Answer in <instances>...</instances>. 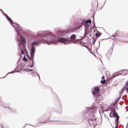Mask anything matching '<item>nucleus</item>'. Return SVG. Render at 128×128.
Masks as SVG:
<instances>
[{
  "mask_svg": "<svg viewBox=\"0 0 128 128\" xmlns=\"http://www.w3.org/2000/svg\"><path fill=\"white\" fill-rule=\"evenodd\" d=\"M94 89L95 91L96 92L94 91L92 92V93L93 95L96 96V98H97L100 96V95L97 94L98 92L99 91V88L98 87H95L94 88Z\"/></svg>",
  "mask_w": 128,
  "mask_h": 128,
  "instance_id": "obj_1",
  "label": "nucleus"
},
{
  "mask_svg": "<svg viewBox=\"0 0 128 128\" xmlns=\"http://www.w3.org/2000/svg\"><path fill=\"white\" fill-rule=\"evenodd\" d=\"M34 52L35 51L34 48L33 46H32L31 52V57L30 58H29V59H30V60H32V62L33 61V60L32 58L34 56Z\"/></svg>",
  "mask_w": 128,
  "mask_h": 128,
  "instance_id": "obj_2",
  "label": "nucleus"
},
{
  "mask_svg": "<svg viewBox=\"0 0 128 128\" xmlns=\"http://www.w3.org/2000/svg\"><path fill=\"white\" fill-rule=\"evenodd\" d=\"M58 41L57 40H56L53 41L49 42L46 40L45 42L46 43L48 44H50L52 43H54V44L56 43Z\"/></svg>",
  "mask_w": 128,
  "mask_h": 128,
  "instance_id": "obj_3",
  "label": "nucleus"
},
{
  "mask_svg": "<svg viewBox=\"0 0 128 128\" xmlns=\"http://www.w3.org/2000/svg\"><path fill=\"white\" fill-rule=\"evenodd\" d=\"M20 41L23 44H26V42L25 41V38H23L22 37H21L20 38Z\"/></svg>",
  "mask_w": 128,
  "mask_h": 128,
  "instance_id": "obj_4",
  "label": "nucleus"
},
{
  "mask_svg": "<svg viewBox=\"0 0 128 128\" xmlns=\"http://www.w3.org/2000/svg\"><path fill=\"white\" fill-rule=\"evenodd\" d=\"M58 41H60L61 42L64 43V42L66 41V40L64 38H59L58 40Z\"/></svg>",
  "mask_w": 128,
  "mask_h": 128,
  "instance_id": "obj_5",
  "label": "nucleus"
},
{
  "mask_svg": "<svg viewBox=\"0 0 128 128\" xmlns=\"http://www.w3.org/2000/svg\"><path fill=\"white\" fill-rule=\"evenodd\" d=\"M24 50L26 52L27 51V50L26 49L25 47L23 46L21 49V54L22 55L24 54Z\"/></svg>",
  "mask_w": 128,
  "mask_h": 128,
  "instance_id": "obj_6",
  "label": "nucleus"
},
{
  "mask_svg": "<svg viewBox=\"0 0 128 128\" xmlns=\"http://www.w3.org/2000/svg\"><path fill=\"white\" fill-rule=\"evenodd\" d=\"M113 113L112 114V115L113 116H114L116 117L118 116V115L117 114L116 112V110H115V109H114L113 110Z\"/></svg>",
  "mask_w": 128,
  "mask_h": 128,
  "instance_id": "obj_7",
  "label": "nucleus"
},
{
  "mask_svg": "<svg viewBox=\"0 0 128 128\" xmlns=\"http://www.w3.org/2000/svg\"><path fill=\"white\" fill-rule=\"evenodd\" d=\"M101 34V33L99 32L95 33V36L96 37H98Z\"/></svg>",
  "mask_w": 128,
  "mask_h": 128,
  "instance_id": "obj_8",
  "label": "nucleus"
},
{
  "mask_svg": "<svg viewBox=\"0 0 128 128\" xmlns=\"http://www.w3.org/2000/svg\"><path fill=\"white\" fill-rule=\"evenodd\" d=\"M70 38L71 40H74L76 38V36L74 34H72Z\"/></svg>",
  "mask_w": 128,
  "mask_h": 128,
  "instance_id": "obj_9",
  "label": "nucleus"
},
{
  "mask_svg": "<svg viewBox=\"0 0 128 128\" xmlns=\"http://www.w3.org/2000/svg\"><path fill=\"white\" fill-rule=\"evenodd\" d=\"M39 42H34L32 43V46H33L35 44H38Z\"/></svg>",
  "mask_w": 128,
  "mask_h": 128,
  "instance_id": "obj_10",
  "label": "nucleus"
},
{
  "mask_svg": "<svg viewBox=\"0 0 128 128\" xmlns=\"http://www.w3.org/2000/svg\"><path fill=\"white\" fill-rule=\"evenodd\" d=\"M91 22V20H88L86 21L85 23L86 24L90 23Z\"/></svg>",
  "mask_w": 128,
  "mask_h": 128,
  "instance_id": "obj_11",
  "label": "nucleus"
},
{
  "mask_svg": "<svg viewBox=\"0 0 128 128\" xmlns=\"http://www.w3.org/2000/svg\"><path fill=\"white\" fill-rule=\"evenodd\" d=\"M92 40H92V44H94L96 39H95L94 38H93Z\"/></svg>",
  "mask_w": 128,
  "mask_h": 128,
  "instance_id": "obj_12",
  "label": "nucleus"
},
{
  "mask_svg": "<svg viewBox=\"0 0 128 128\" xmlns=\"http://www.w3.org/2000/svg\"><path fill=\"white\" fill-rule=\"evenodd\" d=\"M8 19L9 20V21L10 22V23L11 24H12V20L10 18H9Z\"/></svg>",
  "mask_w": 128,
  "mask_h": 128,
  "instance_id": "obj_13",
  "label": "nucleus"
},
{
  "mask_svg": "<svg viewBox=\"0 0 128 128\" xmlns=\"http://www.w3.org/2000/svg\"><path fill=\"white\" fill-rule=\"evenodd\" d=\"M10 111L11 112H14L16 111L15 110L13 109H10Z\"/></svg>",
  "mask_w": 128,
  "mask_h": 128,
  "instance_id": "obj_14",
  "label": "nucleus"
},
{
  "mask_svg": "<svg viewBox=\"0 0 128 128\" xmlns=\"http://www.w3.org/2000/svg\"><path fill=\"white\" fill-rule=\"evenodd\" d=\"M116 117L117 118L116 119V122H117L116 124H117L118 123V119H119V116H118Z\"/></svg>",
  "mask_w": 128,
  "mask_h": 128,
  "instance_id": "obj_15",
  "label": "nucleus"
},
{
  "mask_svg": "<svg viewBox=\"0 0 128 128\" xmlns=\"http://www.w3.org/2000/svg\"><path fill=\"white\" fill-rule=\"evenodd\" d=\"M100 82L102 84H104L106 80H101Z\"/></svg>",
  "mask_w": 128,
  "mask_h": 128,
  "instance_id": "obj_16",
  "label": "nucleus"
},
{
  "mask_svg": "<svg viewBox=\"0 0 128 128\" xmlns=\"http://www.w3.org/2000/svg\"><path fill=\"white\" fill-rule=\"evenodd\" d=\"M23 60L26 62L28 61V59L25 57L24 58Z\"/></svg>",
  "mask_w": 128,
  "mask_h": 128,
  "instance_id": "obj_17",
  "label": "nucleus"
},
{
  "mask_svg": "<svg viewBox=\"0 0 128 128\" xmlns=\"http://www.w3.org/2000/svg\"><path fill=\"white\" fill-rule=\"evenodd\" d=\"M110 117H112L113 116H112V113L111 112L110 114Z\"/></svg>",
  "mask_w": 128,
  "mask_h": 128,
  "instance_id": "obj_18",
  "label": "nucleus"
},
{
  "mask_svg": "<svg viewBox=\"0 0 128 128\" xmlns=\"http://www.w3.org/2000/svg\"><path fill=\"white\" fill-rule=\"evenodd\" d=\"M118 123L117 124H116V126L115 128H118Z\"/></svg>",
  "mask_w": 128,
  "mask_h": 128,
  "instance_id": "obj_19",
  "label": "nucleus"
},
{
  "mask_svg": "<svg viewBox=\"0 0 128 128\" xmlns=\"http://www.w3.org/2000/svg\"><path fill=\"white\" fill-rule=\"evenodd\" d=\"M104 76H103L102 78V80H103L104 79Z\"/></svg>",
  "mask_w": 128,
  "mask_h": 128,
  "instance_id": "obj_20",
  "label": "nucleus"
},
{
  "mask_svg": "<svg viewBox=\"0 0 128 128\" xmlns=\"http://www.w3.org/2000/svg\"><path fill=\"white\" fill-rule=\"evenodd\" d=\"M37 75L38 76L39 79H40V76L39 75V74H37Z\"/></svg>",
  "mask_w": 128,
  "mask_h": 128,
  "instance_id": "obj_21",
  "label": "nucleus"
},
{
  "mask_svg": "<svg viewBox=\"0 0 128 128\" xmlns=\"http://www.w3.org/2000/svg\"><path fill=\"white\" fill-rule=\"evenodd\" d=\"M4 15L6 16V17L7 16H8L6 14H4Z\"/></svg>",
  "mask_w": 128,
  "mask_h": 128,
  "instance_id": "obj_22",
  "label": "nucleus"
},
{
  "mask_svg": "<svg viewBox=\"0 0 128 128\" xmlns=\"http://www.w3.org/2000/svg\"><path fill=\"white\" fill-rule=\"evenodd\" d=\"M80 26H78L77 28L76 29H79L80 28Z\"/></svg>",
  "mask_w": 128,
  "mask_h": 128,
  "instance_id": "obj_23",
  "label": "nucleus"
},
{
  "mask_svg": "<svg viewBox=\"0 0 128 128\" xmlns=\"http://www.w3.org/2000/svg\"><path fill=\"white\" fill-rule=\"evenodd\" d=\"M49 121V120H48L47 121L45 122H48Z\"/></svg>",
  "mask_w": 128,
  "mask_h": 128,
  "instance_id": "obj_24",
  "label": "nucleus"
},
{
  "mask_svg": "<svg viewBox=\"0 0 128 128\" xmlns=\"http://www.w3.org/2000/svg\"><path fill=\"white\" fill-rule=\"evenodd\" d=\"M6 17L7 18V19H8L9 18L8 16H7Z\"/></svg>",
  "mask_w": 128,
  "mask_h": 128,
  "instance_id": "obj_25",
  "label": "nucleus"
},
{
  "mask_svg": "<svg viewBox=\"0 0 128 128\" xmlns=\"http://www.w3.org/2000/svg\"><path fill=\"white\" fill-rule=\"evenodd\" d=\"M64 32H65V33H66V31H64Z\"/></svg>",
  "mask_w": 128,
  "mask_h": 128,
  "instance_id": "obj_26",
  "label": "nucleus"
},
{
  "mask_svg": "<svg viewBox=\"0 0 128 128\" xmlns=\"http://www.w3.org/2000/svg\"><path fill=\"white\" fill-rule=\"evenodd\" d=\"M128 88H126V90H128Z\"/></svg>",
  "mask_w": 128,
  "mask_h": 128,
  "instance_id": "obj_27",
  "label": "nucleus"
},
{
  "mask_svg": "<svg viewBox=\"0 0 128 128\" xmlns=\"http://www.w3.org/2000/svg\"><path fill=\"white\" fill-rule=\"evenodd\" d=\"M128 88H126V90H128Z\"/></svg>",
  "mask_w": 128,
  "mask_h": 128,
  "instance_id": "obj_28",
  "label": "nucleus"
}]
</instances>
